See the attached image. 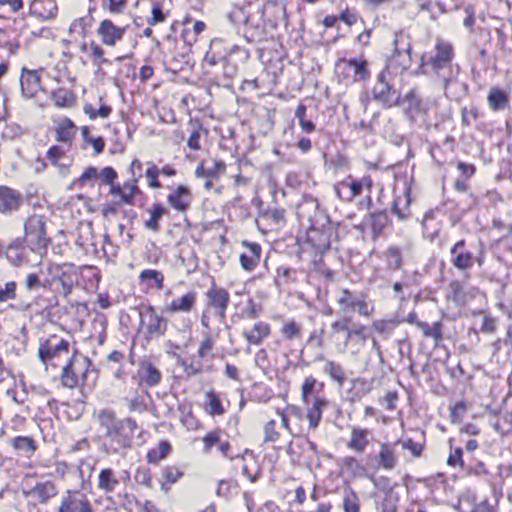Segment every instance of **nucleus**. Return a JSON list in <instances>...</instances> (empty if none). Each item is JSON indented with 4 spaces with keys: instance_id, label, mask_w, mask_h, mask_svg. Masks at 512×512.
Here are the masks:
<instances>
[{
    "instance_id": "f257e3e1",
    "label": "nucleus",
    "mask_w": 512,
    "mask_h": 512,
    "mask_svg": "<svg viewBox=\"0 0 512 512\" xmlns=\"http://www.w3.org/2000/svg\"><path fill=\"white\" fill-rule=\"evenodd\" d=\"M99 427L103 430L102 449L107 454H120L132 446L134 434L138 429L137 422L131 417L119 419L116 413L108 408L96 414Z\"/></svg>"
},
{
    "instance_id": "f03ea898",
    "label": "nucleus",
    "mask_w": 512,
    "mask_h": 512,
    "mask_svg": "<svg viewBox=\"0 0 512 512\" xmlns=\"http://www.w3.org/2000/svg\"><path fill=\"white\" fill-rule=\"evenodd\" d=\"M454 57L453 47L451 44L438 41L435 46V54H423L420 58V70L422 74L432 72L439 80L443 82L444 88L452 83L459 72L456 66L454 71L452 60Z\"/></svg>"
},
{
    "instance_id": "7ed1b4c3",
    "label": "nucleus",
    "mask_w": 512,
    "mask_h": 512,
    "mask_svg": "<svg viewBox=\"0 0 512 512\" xmlns=\"http://www.w3.org/2000/svg\"><path fill=\"white\" fill-rule=\"evenodd\" d=\"M324 389V383L319 382L314 376L305 377L301 386V401L307 406L306 417L309 421V428L315 430L318 428L323 410L330 402L325 397L320 396Z\"/></svg>"
},
{
    "instance_id": "20e7f679",
    "label": "nucleus",
    "mask_w": 512,
    "mask_h": 512,
    "mask_svg": "<svg viewBox=\"0 0 512 512\" xmlns=\"http://www.w3.org/2000/svg\"><path fill=\"white\" fill-rule=\"evenodd\" d=\"M46 283L56 294L69 297L73 289L79 284L80 272L71 263L50 264L47 268Z\"/></svg>"
},
{
    "instance_id": "39448f33",
    "label": "nucleus",
    "mask_w": 512,
    "mask_h": 512,
    "mask_svg": "<svg viewBox=\"0 0 512 512\" xmlns=\"http://www.w3.org/2000/svg\"><path fill=\"white\" fill-rule=\"evenodd\" d=\"M91 360L79 354L76 350L67 357L60 375V383L62 387L67 389H75L85 384L90 367Z\"/></svg>"
},
{
    "instance_id": "423d86ee",
    "label": "nucleus",
    "mask_w": 512,
    "mask_h": 512,
    "mask_svg": "<svg viewBox=\"0 0 512 512\" xmlns=\"http://www.w3.org/2000/svg\"><path fill=\"white\" fill-rule=\"evenodd\" d=\"M25 236L32 252L42 255L46 252L51 239L47 235V218L33 214L24 223Z\"/></svg>"
},
{
    "instance_id": "0eeeda50",
    "label": "nucleus",
    "mask_w": 512,
    "mask_h": 512,
    "mask_svg": "<svg viewBox=\"0 0 512 512\" xmlns=\"http://www.w3.org/2000/svg\"><path fill=\"white\" fill-rule=\"evenodd\" d=\"M385 322H373L372 327H366L355 322H333L332 331L337 339L342 338L345 343L356 342V344H363L368 338L375 339L372 336L373 328L379 332L384 329Z\"/></svg>"
},
{
    "instance_id": "6e6552de",
    "label": "nucleus",
    "mask_w": 512,
    "mask_h": 512,
    "mask_svg": "<svg viewBox=\"0 0 512 512\" xmlns=\"http://www.w3.org/2000/svg\"><path fill=\"white\" fill-rule=\"evenodd\" d=\"M69 347L70 344L68 341L52 335L46 340L40 341L38 356L44 365L57 367L62 357H64L65 360L67 357H70Z\"/></svg>"
},
{
    "instance_id": "1a4fd4ad",
    "label": "nucleus",
    "mask_w": 512,
    "mask_h": 512,
    "mask_svg": "<svg viewBox=\"0 0 512 512\" xmlns=\"http://www.w3.org/2000/svg\"><path fill=\"white\" fill-rule=\"evenodd\" d=\"M373 99L385 108L396 106L400 102V93L391 82L388 70H382L377 75V81L372 89Z\"/></svg>"
},
{
    "instance_id": "9d476101",
    "label": "nucleus",
    "mask_w": 512,
    "mask_h": 512,
    "mask_svg": "<svg viewBox=\"0 0 512 512\" xmlns=\"http://www.w3.org/2000/svg\"><path fill=\"white\" fill-rule=\"evenodd\" d=\"M206 308L204 311V318H224L225 311L230 301L228 291L222 287H218L212 281L211 287L205 293Z\"/></svg>"
},
{
    "instance_id": "9b49d317",
    "label": "nucleus",
    "mask_w": 512,
    "mask_h": 512,
    "mask_svg": "<svg viewBox=\"0 0 512 512\" xmlns=\"http://www.w3.org/2000/svg\"><path fill=\"white\" fill-rule=\"evenodd\" d=\"M336 70L339 77L352 82L366 81L370 77L368 62L365 59L341 58L336 62Z\"/></svg>"
},
{
    "instance_id": "f8f14e48",
    "label": "nucleus",
    "mask_w": 512,
    "mask_h": 512,
    "mask_svg": "<svg viewBox=\"0 0 512 512\" xmlns=\"http://www.w3.org/2000/svg\"><path fill=\"white\" fill-rule=\"evenodd\" d=\"M26 26L24 17L8 20L4 27H0V46L7 49L10 54H16L20 46L19 37Z\"/></svg>"
},
{
    "instance_id": "ddd939ff",
    "label": "nucleus",
    "mask_w": 512,
    "mask_h": 512,
    "mask_svg": "<svg viewBox=\"0 0 512 512\" xmlns=\"http://www.w3.org/2000/svg\"><path fill=\"white\" fill-rule=\"evenodd\" d=\"M372 179L370 176H364L361 179H354L348 176L345 180L335 185L337 197L345 202H351L355 197L362 194L363 189L371 190Z\"/></svg>"
},
{
    "instance_id": "4468645a",
    "label": "nucleus",
    "mask_w": 512,
    "mask_h": 512,
    "mask_svg": "<svg viewBox=\"0 0 512 512\" xmlns=\"http://www.w3.org/2000/svg\"><path fill=\"white\" fill-rule=\"evenodd\" d=\"M57 512H93V507L84 492L68 489L61 496Z\"/></svg>"
},
{
    "instance_id": "2eb2a0df",
    "label": "nucleus",
    "mask_w": 512,
    "mask_h": 512,
    "mask_svg": "<svg viewBox=\"0 0 512 512\" xmlns=\"http://www.w3.org/2000/svg\"><path fill=\"white\" fill-rule=\"evenodd\" d=\"M126 30L127 26H117L111 19H104L99 23L96 34L102 45L115 47L123 40Z\"/></svg>"
},
{
    "instance_id": "dca6fc26",
    "label": "nucleus",
    "mask_w": 512,
    "mask_h": 512,
    "mask_svg": "<svg viewBox=\"0 0 512 512\" xmlns=\"http://www.w3.org/2000/svg\"><path fill=\"white\" fill-rule=\"evenodd\" d=\"M27 498L35 500L39 504H46L59 493L55 482L51 480L38 481L30 490L23 491Z\"/></svg>"
},
{
    "instance_id": "f3484780",
    "label": "nucleus",
    "mask_w": 512,
    "mask_h": 512,
    "mask_svg": "<svg viewBox=\"0 0 512 512\" xmlns=\"http://www.w3.org/2000/svg\"><path fill=\"white\" fill-rule=\"evenodd\" d=\"M23 203L22 194L8 186H0V213L9 215L19 210Z\"/></svg>"
},
{
    "instance_id": "a211bd4d",
    "label": "nucleus",
    "mask_w": 512,
    "mask_h": 512,
    "mask_svg": "<svg viewBox=\"0 0 512 512\" xmlns=\"http://www.w3.org/2000/svg\"><path fill=\"white\" fill-rule=\"evenodd\" d=\"M465 246V240L461 239L450 249V254L452 256L451 262L455 268L461 271H466L472 268L475 260L473 253L464 249Z\"/></svg>"
},
{
    "instance_id": "6ab92c4d",
    "label": "nucleus",
    "mask_w": 512,
    "mask_h": 512,
    "mask_svg": "<svg viewBox=\"0 0 512 512\" xmlns=\"http://www.w3.org/2000/svg\"><path fill=\"white\" fill-rule=\"evenodd\" d=\"M331 229L311 228L307 232L306 243L315 251L316 254L322 255L330 248Z\"/></svg>"
},
{
    "instance_id": "aec40b11",
    "label": "nucleus",
    "mask_w": 512,
    "mask_h": 512,
    "mask_svg": "<svg viewBox=\"0 0 512 512\" xmlns=\"http://www.w3.org/2000/svg\"><path fill=\"white\" fill-rule=\"evenodd\" d=\"M193 200L191 190L184 185H179L167 196V203L170 207L180 213H185Z\"/></svg>"
},
{
    "instance_id": "412c9836",
    "label": "nucleus",
    "mask_w": 512,
    "mask_h": 512,
    "mask_svg": "<svg viewBox=\"0 0 512 512\" xmlns=\"http://www.w3.org/2000/svg\"><path fill=\"white\" fill-rule=\"evenodd\" d=\"M41 78L36 70L22 69L20 77L21 93L25 98H33L41 89Z\"/></svg>"
},
{
    "instance_id": "4be33fe9",
    "label": "nucleus",
    "mask_w": 512,
    "mask_h": 512,
    "mask_svg": "<svg viewBox=\"0 0 512 512\" xmlns=\"http://www.w3.org/2000/svg\"><path fill=\"white\" fill-rule=\"evenodd\" d=\"M245 251L240 255L241 267L246 271H253L260 262L262 248L255 242H242Z\"/></svg>"
},
{
    "instance_id": "5701e85b",
    "label": "nucleus",
    "mask_w": 512,
    "mask_h": 512,
    "mask_svg": "<svg viewBox=\"0 0 512 512\" xmlns=\"http://www.w3.org/2000/svg\"><path fill=\"white\" fill-rule=\"evenodd\" d=\"M29 253L31 246L26 247L19 239L14 240L6 250V257L8 261L14 266H22L30 263Z\"/></svg>"
},
{
    "instance_id": "b1692460",
    "label": "nucleus",
    "mask_w": 512,
    "mask_h": 512,
    "mask_svg": "<svg viewBox=\"0 0 512 512\" xmlns=\"http://www.w3.org/2000/svg\"><path fill=\"white\" fill-rule=\"evenodd\" d=\"M238 459L242 461L241 473L251 483H255L261 475V469L257 464L255 454L250 449H245L242 455H239Z\"/></svg>"
},
{
    "instance_id": "393cba45",
    "label": "nucleus",
    "mask_w": 512,
    "mask_h": 512,
    "mask_svg": "<svg viewBox=\"0 0 512 512\" xmlns=\"http://www.w3.org/2000/svg\"><path fill=\"white\" fill-rule=\"evenodd\" d=\"M9 444L18 455L26 458H30L37 450V443L30 436L13 437Z\"/></svg>"
},
{
    "instance_id": "a878e982",
    "label": "nucleus",
    "mask_w": 512,
    "mask_h": 512,
    "mask_svg": "<svg viewBox=\"0 0 512 512\" xmlns=\"http://www.w3.org/2000/svg\"><path fill=\"white\" fill-rule=\"evenodd\" d=\"M138 374L141 382L148 387L157 386L162 380V374L159 369L149 361H142Z\"/></svg>"
},
{
    "instance_id": "bb28decb",
    "label": "nucleus",
    "mask_w": 512,
    "mask_h": 512,
    "mask_svg": "<svg viewBox=\"0 0 512 512\" xmlns=\"http://www.w3.org/2000/svg\"><path fill=\"white\" fill-rule=\"evenodd\" d=\"M120 482L111 468L101 469L98 475L97 488L105 494L113 493Z\"/></svg>"
},
{
    "instance_id": "cd10ccee",
    "label": "nucleus",
    "mask_w": 512,
    "mask_h": 512,
    "mask_svg": "<svg viewBox=\"0 0 512 512\" xmlns=\"http://www.w3.org/2000/svg\"><path fill=\"white\" fill-rule=\"evenodd\" d=\"M398 463V458L394 450V445L382 443L378 455V468L393 470Z\"/></svg>"
},
{
    "instance_id": "c85d7f7f",
    "label": "nucleus",
    "mask_w": 512,
    "mask_h": 512,
    "mask_svg": "<svg viewBox=\"0 0 512 512\" xmlns=\"http://www.w3.org/2000/svg\"><path fill=\"white\" fill-rule=\"evenodd\" d=\"M369 434L370 432L368 429L353 427L351 431V438L347 442V447L358 453L364 452L369 444Z\"/></svg>"
},
{
    "instance_id": "c756f323",
    "label": "nucleus",
    "mask_w": 512,
    "mask_h": 512,
    "mask_svg": "<svg viewBox=\"0 0 512 512\" xmlns=\"http://www.w3.org/2000/svg\"><path fill=\"white\" fill-rule=\"evenodd\" d=\"M270 334V327L266 322H255L252 328L245 329L243 335L250 344L258 345Z\"/></svg>"
},
{
    "instance_id": "7c9ffc66",
    "label": "nucleus",
    "mask_w": 512,
    "mask_h": 512,
    "mask_svg": "<svg viewBox=\"0 0 512 512\" xmlns=\"http://www.w3.org/2000/svg\"><path fill=\"white\" fill-rule=\"evenodd\" d=\"M196 302V293L190 291L180 298L174 299L166 306L169 312H189L193 309Z\"/></svg>"
},
{
    "instance_id": "2f4dec72",
    "label": "nucleus",
    "mask_w": 512,
    "mask_h": 512,
    "mask_svg": "<svg viewBox=\"0 0 512 512\" xmlns=\"http://www.w3.org/2000/svg\"><path fill=\"white\" fill-rule=\"evenodd\" d=\"M139 280L149 289L162 290L164 288V275L161 271L145 269L139 275Z\"/></svg>"
},
{
    "instance_id": "473e14b6",
    "label": "nucleus",
    "mask_w": 512,
    "mask_h": 512,
    "mask_svg": "<svg viewBox=\"0 0 512 512\" xmlns=\"http://www.w3.org/2000/svg\"><path fill=\"white\" fill-rule=\"evenodd\" d=\"M319 359L325 361L323 371L328 374L334 382L342 387L346 381V373L342 365L333 360L325 359L323 356H320Z\"/></svg>"
},
{
    "instance_id": "72a5a7b5",
    "label": "nucleus",
    "mask_w": 512,
    "mask_h": 512,
    "mask_svg": "<svg viewBox=\"0 0 512 512\" xmlns=\"http://www.w3.org/2000/svg\"><path fill=\"white\" fill-rule=\"evenodd\" d=\"M51 99L59 108H71L75 105L76 98L72 90L58 88L51 93Z\"/></svg>"
},
{
    "instance_id": "f704fd0d",
    "label": "nucleus",
    "mask_w": 512,
    "mask_h": 512,
    "mask_svg": "<svg viewBox=\"0 0 512 512\" xmlns=\"http://www.w3.org/2000/svg\"><path fill=\"white\" fill-rule=\"evenodd\" d=\"M167 212V209L161 203H154L149 210L150 217L144 222V227L150 231L159 232V221Z\"/></svg>"
},
{
    "instance_id": "c9c22d12",
    "label": "nucleus",
    "mask_w": 512,
    "mask_h": 512,
    "mask_svg": "<svg viewBox=\"0 0 512 512\" xmlns=\"http://www.w3.org/2000/svg\"><path fill=\"white\" fill-rule=\"evenodd\" d=\"M423 335L431 338L437 346L443 339L442 322H415Z\"/></svg>"
},
{
    "instance_id": "e433bc0d",
    "label": "nucleus",
    "mask_w": 512,
    "mask_h": 512,
    "mask_svg": "<svg viewBox=\"0 0 512 512\" xmlns=\"http://www.w3.org/2000/svg\"><path fill=\"white\" fill-rule=\"evenodd\" d=\"M399 495L395 491H388L377 502L376 508L380 512H397L399 504Z\"/></svg>"
},
{
    "instance_id": "4c0bfd02",
    "label": "nucleus",
    "mask_w": 512,
    "mask_h": 512,
    "mask_svg": "<svg viewBox=\"0 0 512 512\" xmlns=\"http://www.w3.org/2000/svg\"><path fill=\"white\" fill-rule=\"evenodd\" d=\"M94 18L91 15V9H89V13L78 19H75L70 25V32L75 33L81 37H85L92 27Z\"/></svg>"
},
{
    "instance_id": "58836bf2",
    "label": "nucleus",
    "mask_w": 512,
    "mask_h": 512,
    "mask_svg": "<svg viewBox=\"0 0 512 512\" xmlns=\"http://www.w3.org/2000/svg\"><path fill=\"white\" fill-rule=\"evenodd\" d=\"M171 449V444L166 440H162L157 447L148 451L146 459L149 463L157 464L170 454Z\"/></svg>"
},
{
    "instance_id": "ea45409f",
    "label": "nucleus",
    "mask_w": 512,
    "mask_h": 512,
    "mask_svg": "<svg viewBox=\"0 0 512 512\" xmlns=\"http://www.w3.org/2000/svg\"><path fill=\"white\" fill-rule=\"evenodd\" d=\"M75 125L69 119H63L56 128V140L63 143H70L75 136Z\"/></svg>"
},
{
    "instance_id": "a19ab883",
    "label": "nucleus",
    "mask_w": 512,
    "mask_h": 512,
    "mask_svg": "<svg viewBox=\"0 0 512 512\" xmlns=\"http://www.w3.org/2000/svg\"><path fill=\"white\" fill-rule=\"evenodd\" d=\"M342 509L344 512H360V498L350 487L343 491Z\"/></svg>"
},
{
    "instance_id": "79ce46f5",
    "label": "nucleus",
    "mask_w": 512,
    "mask_h": 512,
    "mask_svg": "<svg viewBox=\"0 0 512 512\" xmlns=\"http://www.w3.org/2000/svg\"><path fill=\"white\" fill-rule=\"evenodd\" d=\"M488 103L494 111L503 110L508 105V97L501 89L492 88L488 95Z\"/></svg>"
},
{
    "instance_id": "37998d69",
    "label": "nucleus",
    "mask_w": 512,
    "mask_h": 512,
    "mask_svg": "<svg viewBox=\"0 0 512 512\" xmlns=\"http://www.w3.org/2000/svg\"><path fill=\"white\" fill-rule=\"evenodd\" d=\"M389 223V218L385 210L376 211L370 214V225L374 237H378Z\"/></svg>"
},
{
    "instance_id": "c03bdc74",
    "label": "nucleus",
    "mask_w": 512,
    "mask_h": 512,
    "mask_svg": "<svg viewBox=\"0 0 512 512\" xmlns=\"http://www.w3.org/2000/svg\"><path fill=\"white\" fill-rule=\"evenodd\" d=\"M138 177H133L131 181H126L123 185V194H122V202L125 204L132 205L134 203V195L141 194V190L139 189L137 183L139 181Z\"/></svg>"
},
{
    "instance_id": "a18cd8bd",
    "label": "nucleus",
    "mask_w": 512,
    "mask_h": 512,
    "mask_svg": "<svg viewBox=\"0 0 512 512\" xmlns=\"http://www.w3.org/2000/svg\"><path fill=\"white\" fill-rule=\"evenodd\" d=\"M464 285L458 281L453 280L449 283L447 288V299L457 304H461L465 301Z\"/></svg>"
},
{
    "instance_id": "49530a36",
    "label": "nucleus",
    "mask_w": 512,
    "mask_h": 512,
    "mask_svg": "<svg viewBox=\"0 0 512 512\" xmlns=\"http://www.w3.org/2000/svg\"><path fill=\"white\" fill-rule=\"evenodd\" d=\"M146 330L147 338L153 339L164 334L166 322H140L139 331Z\"/></svg>"
},
{
    "instance_id": "de8ad7c7",
    "label": "nucleus",
    "mask_w": 512,
    "mask_h": 512,
    "mask_svg": "<svg viewBox=\"0 0 512 512\" xmlns=\"http://www.w3.org/2000/svg\"><path fill=\"white\" fill-rule=\"evenodd\" d=\"M387 266L391 270H398L402 266V252L397 246H390L385 252Z\"/></svg>"
},
{
    "instance_id": "09e8293b",
    "label": "nucleus",
    "mask_w": 512,
    "mask_h": 512,
    "mask_svg": "<svg viewBox=\"0 0 512 512\" xmlns=\"http://www.w3.org/2000/svg\"><path fill=\"white\" fill-rule=\"evenodd\" d=\"M146 165L145 177L148 181V187L152 189L161 188L162 184L158 179L160 175V168L152 161L147 162Z\"/></svg>"
},
{
    "instance_id": "8fccbe9b",
    "label": "nucleus",
    "mask_w": 512,
    "mask_h": 512,
    "mask_svg": "<svg viewBox=\"0 0 512 512\" xmlns=\"http://www.w3.org/2000/svg\"><path fill=\"white\" fill-rule=\"evenodd\" d=\"M297 281H298L297 270L290 268V267H286V266H280L277 268L276 282L278 284L295 283Z\"/></svg>"
},
{
    "instance_id": "3c124183",
    "label": "nucleus",
    "mask_w": 512,
    "mask_h": 512,
    "mask_svg": "<svg viewBox=\"0 0 512 512\" xmlns=\"http://www.w3.org/2000/svg\"><path fill=\"white\" fill-rule=\"evenodd\" d=\"M84 113L94 120L97 117L106 119L112 113V108L108 105L102 104L99 109H96L92 104L86 103L83 107Z\"/></svg>"
},
{
    "instance_id": "603ef678",
    "label": "nucleus",
    "mask_w": 512,
    "mask_h": 512,
    "mask_svg": "<svg viewBox=\"0 0 512 512\" xmlns=\"http://www.w3.org/2000/svg\"><path fill=\"white\" fill-rule=\"evenodd\" d=\"M261 216L263 219L271 221L274 225H281L285 222V210L282 208H268L261 212Z\"/></svg>"
},
{
    "instance_id": "864d4df0",
    "label": "nucleus",
    "mask_w": 512,
    "mask_h": 512,
    "mask_svg": "<svg viewBox=\"0 0 512 512\" xmlns=\"http://www.w3.org/2000/svg\"><path fill=\"white\" fill-rule=\"evenodd\" d=\"M89 49L94 66L101 67L103 64H110L109 60L104 57V50L101 45L97 44L95 41H91Z\"/></svg>"
},
{
    "instance_id": "5fc2aeb1",
    "label": "nucleus",
    "mask_w": 512,
    "mask_h": 512,
    "mask_svg": "<svg viewBox=\"0 0 512 512\" xmlns=\"http://www.w3.org/2000/svg\"><path fill=\"white\" fill-rule=\"evenodd\" d=\"M345 468L356 477H368L366 468L355 457H346L343 460Z\"/></svg>"
},
{
    "instance_id": "6e6d98bb",
    "label": "nucleus",
    "mask_w": 512,
    "mask_h": 512,
    "mask_svg": "<svg viewBox=\"0 0 512 512\" xmlns=\"http://www.w3.org/2000/svg\"><path fill=\"white\" fill-rule=\"evenodd\" d=\"M206 398L208 401V411L211 415H222L224 413L221 400L215 392H208Z\"/></svg>"
},
{
    "instance_id": "4d7b16f0",
    "label": "nucleus",
    "mask_w": 512,
    "mask_h": 512,
    "mask_svg": "<svg viewBox=\"0 0 512 512\" xmlns=\"http://www.w3.org/2000/svg\"><path fill=\"white\" fill-rule=\"evenodd\" d=\"M183 474V470L176 465H169L162 469V477L170 484L176 483Z\"/></svg>"
},
{
    "instance_id": "13d9d810",
    "label": "nucleus",
    "mask_w": 512,
    "mask_h": 512,
    "mask_svg": "<svg viewBox=\"0 0 512 512\" xmlns=\"http://www.w3.org/2000/svg\"><path fill=\"white\" fill-rule=\"evenodd\" d=\"M393 46H394V54L395 55L399 56L401 54V52L404 51L410 58L411 46H410V43L407 41L406 37L402 33L395 34Z\"/></svg>"
},
{
    "instance_id": "bf43d9fd",
    "label": "nucleus",
    "mask_w": 512,
    "mask_h": 512,
    "mask_svg": "<svg viewBox=\"0 0 512 512\" xmlns=\"http://www.w3.org/2000/svg\"><path fill=\"white\" fill-rule=\"evenodd\" d=\"M43 10L38 12L39 17L51 20L54 19L58 12V6L55 0H44L42 2Z\"/></svg>"
},
{
    "instance_id": "052dcab7",
    "label": "nucleus",
    "mask_w": 512,
    "mask_h": 512,
    "mask_svg": "<svg viewBox=\"0 0 512 512\" xmlns=\"http://www.w3.org/2000/svg\"><path fill=\"white\" fill-rule=\"evenodd\" d=\"M401 444L402 448L405 450H409L414 457H420L422 455L424 445L418 442H414L412 439L408 438L405 440H397L394 445Z\"/></svg>"
},
{
    "instance_id": "680f3d73",
    "label": "nucleus",
    "mask_w": 512,
    "mask_h": 512,
    "mask_svg": "<svg viewBox=\"0 0 512 512\" xmlns=\"http://www.w3.org/2000/svg\"><path fill=\"white\" fill-rule=\"evenodd\" d=\"M220 437L221 431L219 429L208 432L202 439L204 443L203 451L205 453H209L213 446L218 445L219 441L221 440Z\"/></svg>"
},
{
    "instance_id": "e2e57ef3",
    "label": "nucleus",
    "mask_w": 512,
    "mask_h": 512,
    "mask_svg": "<svg viewBox=\"0 0 512 512\" xmlns=\"http://www.w3.org/2000/svg\"><path fill=\"white\" fill-rule=\"evenodd\" d=\"M275 420L268 421L264 426V442H276L280 434L276 431Z\"/></svg>"
},
{
    "instance_id": "0e129e2a",
    "label": "nucleus",
    "mask_w": 512,
    "mask_h": 512,
    "mask_svg": "<svg viewBox=\"0 0 512 512\" xmlns=\"http://www.w3.org/2000/svg\"><path fill=\"white\" fill-rule=\"evenodd\" d=\"M16 282L10 281L2 288L0 287V302H5L14 299L16 296Z\"/></svg>"
},
{
    "instance_id": "69168bd1",
    "label": "nucleus",
    "mask_w": 512,
    "mask_h": 512,
    "mask_svg": "<svg viewBox=\"0 0 512 512\" xmlns=\"http://www.w3.org/2000/svg\"><path fill=\"white\" fill-rule=\"evenodd\" d=\"M404 102L408 103V107L412 111H419L421 107V99L416 89H411L404 97Z\"/></svg>"
},
{
    "instance_id": "338daca9",
    "label": "nucleus",
    "mask_w": 512,
    "mask_h": 512,
    "mask_svg": "<svg viewBox=\"0 0 512 512\" xmlns=\"http://www.w3.org/2000/svg\"><path fill=\"white\" fill-rule=\"evenodd\" d=\"M357 299L358 297L354 296L350 291L344 290L342 291L338 302L342 308L352 310Z\"/></svg>"
},
{
    "instance_id": "774afa93",
    "label": "nucleus",
    "mask_w": 512,
    "mask_h": 512,
    "mask_svg": "<svg viewBox=\"0 0 512 512\" xmlns=\"http://www.w3.org/2000/svg\"><path fill=\"white\" fill-rule=\"evenodd\" d=\"M118 177L116 170L113 167H105L100 172H98V178L104 184H112Z\"/></svg>"
}]
</instances>
